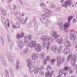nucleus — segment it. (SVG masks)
Returning <instances> with one entry per match:
<instances>
[{
	"label": "nucleus",
	"instance_id": "36",
	"mask_svg": "<svg viewBox=\"0 0 77 77\" xmlns=\"http://www.w3.org/2000/svg\"><path fill=\"white\" fill-rule=\"evenodd\" d=\"M41 74H42V75H44V73L42 72Z\"/></svg>",
	"mask_w": 77,
	"mask_h": 77
},
{
	"label": "nucleus",
	"instance_id": "13",
	"mask_svg": "<svg viewBox=\"0 0 77 77\" xmlns=\"http://www.w3.org/2000/svg\"><path fill=\"white\" fill-rule=\"evenodd\" d=\"M63 72V70L62 69L60 70L59 72V74L60 75H63V74L64 73Z\"/></svg>",
	"mask_w": 77,
	"mask_h": 77
},
{
	"label": "nucleus",
	"instance_id": "16",
	"mask_svg": "<svg viewBox=\"0 0 77 77\" xmlns=\"http://www.w3.org/2000/svg\"><path fill=\"white\" fill-rule=\"evenodd\" d=\"M2 14L3 15H6V11H5L3 10L2 11Z\"/></svg>",
	"mask_w": 77,
	"mask_h": 77
},
{
	"label": "nucleus",
	"instance_id": "25",
	"mask_svg": "<svg viewBox=\"0 0 77 77\" xmlns=\"http://www.w3.org/2000/svg\"><path fill=\"white\" fill-rule=\"evenodd\" d=\"M60 2L61 3H63L64 2V0H61Z\"/></svg>",
	"mask_w": 77,
	"mask_h": 77
},
{
	"label": "nucleus",
	"instance_id": "2",
	"mask_svg": "<svg viewBox=\"0 0 77 77\" xmlns=\"http://www.w3.org/2000/svg\"><path fill=\"white\" fill-rule=\"evenodd\" d=\"M72 18H73V17L72 16L68 18V22H69V23H66L64 24V27L65 29H68V27L69 26V22H70V21H71Z\"/></svg>",
	"mask_w": 77,
	"mask_h": 77
},
{
	"label": "nucleus",
	"instance_id": "14",
	"mask_svg": "<svg viewBox=\"0 0 77 77\" xmlns=\"http://www.w3.org/2000/svg\"><path fill=\"white\" fill-rule=\"evenodd\" d=\"M57 42H59V44H62L63 42V40L62 38H60V40H58Z\"/></svg>",
	"mask_w": 77,
	"mask_h": 77
},
{
	"label": "nucleus",
	"instance_id": "10",
	"mask_svg": "<svg viewBox=\"0 0 77 77\" xmlns=\"http://www.w3.org/2000/svg\"><path fill=\"white\" fill-rule=\"evenodd\" d=\"M49 60H50V58L49 57V56H47L46 57V60H44V63H45V64H46V63H47V60L48 61Z\"/></svg>",
	"mask_w": 77,
	"mask_h": 77
},
{
	"label": "nucleus",
	"instance_id": "49",
	"mask_svg": "<svg viewBox=\"0 0 77 77\" xmlns=\"http://www.w3.org/2000/svg\"><path fill=\"white\" fill-rule=\"evenodd\" d=\"M29 65H30V64H28Z\"/></svg>",
	"mask_w": 77,
	"mask_h": 77
},
{
	"label": "nucleus",
	"instance_id": "4",
	"mask_svg": "<svg viewBox=\"0 0 77 77\" xmlns=\"http://www.w3.org/2000/svg\"><path fill=\"white\" fill-rule=\"evenodd\" d=\"M52 72L51 73L50 72H46L45 73V76L46 77H51Z\"/></svg>",
	"mask_w": 77,
	"mask_h": 77
},
{
	"label": "nucleus",
	"instance_id": "45",
	"mask_svg": "<svg viewBox=\"0 0 77 77\" xmlns=\"http://www.w3.org/2000/svg\"><path fill=\"white\" fill-rule=\"evenodd\" d=\"M48 45H49V43H48Z\"/></svg>",
	"mask_w": 77,
	"mask_h": 77
},
{
	"label": "nucleus",
	"instance_id": "12",
	"mask_svg": "<svg viewBox=\"0 0 77 77\" xmlns=\"http://www.w3.org/2000/svg\"><path fill=\"white\" fill-rule=\"evenodd\" d=\"M58 26L60 27V29L63 27V24L62 23L60 22L58 23Z\"/></svg>",
	"mask_w": 77,
	"mask_h": 77
},
{
	"label": "nucleus",
	"instance_id": "20",
	"mask_svg": "<svg viewBox=\"0 0 77 77\" xmlns=\"http://www.w3.org/2000/svg\"><path fill=\"white\" fill-rule=\"evenodd\" d=\"M64 71H68V67H65L64 68Z\"/></svg>",
	"mask_w": 77,
	"mask_h": 77
},
{
	"label": "nucleus",
	"instance_id": "19",
	"mask_svg": "<svg viewBox=\"0 0 77 77\" xmlns=\"http://www.w3.org/2000/svg\"><path fill=\"white\" fill-rule=\"evenodd\" d=\"M33 45H34H34H35L36 44V42L35 41H32L30 42Z\"/></svg>",
	"mask_w": 77,
	"mask_h": 77
},
{
	"label": "nucleus",
	"instance_id": "38",
	"mask_svg": "<svg viewBox=\"0 0 77 77\" xmlns=\"http://www.w3.org/2000/svg\"><path fill=\"white\" fill-rule=\"evenodd\" d=\"M29 60H27V65H28V61Z\"/></svg>",
	"mask_w": 77,
	"mask_h": 77
},
{
	"label": "nucleus",
	"instance_id": "46",
	"mask_svg": "<svg viewBox=\"0 0 77 77\" xmlns=\"http://www.w3.org/2000/svg\"><path fill=\"white\" fill-rule=\"evenodd\" d=\"M72 66H73V65H72Z\"/></svg>",
	"mask_w": 77,
	"mask_h": 77
},
{
	"label": "nucleus",
	"instance_id": "28",
	"mask_svg": "<svg viewBox=\"0 0 77 77\" xmlns=\"http://www.w3.org/2000/svg\"><path fill=\"white\" fill-rule=\"evenodd\" d=\"M9 26H10V23H8V27H9Z\"/></svg>",
	"mask_w": 77,
	"mask_h": 77
},
{
	"label": "nucleus",
	"instance_id": "35",
	"mask_svg": "<svg viewBox=\"0 0 77 77\" xmlns=\"http://www.w3.org/2000/svg\"><path fill=\"white\" fill-rule=\"evenodd\" d=\"M42 57H44V56H45V55H44V54H43L42 55Z\"/></svg>",
	"mask_w": 77,
	"mask_h": 77
},
{
	"label": "nucleus",
	"instance_id": "9",
	"mask_svg": "<svg viewBox=\"0 0 77 77\" xmlns=\"http://www.w3.org/2000/svg\"><path fill=\"white\" fill-rule=\"evenodd\" d=\"M75 36L73 35L72 33L70 34V39H72V40H73V41H74L75 40Z\"/></svg>",
	"mask_w": 77,
	"mask_h": 77
},
{
	"label": "nucleus",
	"instance_id": "15",
	"mask_svg": "<svg viewBox=\"0 0 77 77\" xmlns=\"http://www.w3.org/2000/svg\"><path fill=\"white\" fill-rule=\"evenodd\" d=\"M51 66H48L47 68V70H48V71H50L51 70Z\"/></svg>",
	"mask_w": 77,
	"mask_h": 77
},
{
	"label": "nucleus",
	"instance_id": "8",
	"mask_svg": "<svg viewBox=\"0 0 77 77\" xmlns=\"http://www.w3.org/2000/svg\"><path fill=\"white\" fill-rule=\"evenodd\" d=\"M64 45L66 47H69L71 46V43L68 41L65 43Z\"/></svg>",
	"mask_w": 77,
	"mask_h": 77
},
{
	"label": "nucleus",
	"instance_id": "26",
	"mask_svg": "<svg viewBox=\"0 0 77 77\" xmlns=\"http://www.w3.org/2000/svg\"><path fill=\"white\" fill-rule=\"evenodd\" d=\"M41 68L42 70H43L44 69V66H42V67H40Z\"/></svg>",
	"mask_w": 77,
	"mask_h": 77
},
{
	"label": "nucleus",
	"instance_id": "50",
	"mask_svg": "<svg viewBox=\"0 0 77 77\" xmlns=\"http://www.w3.org/2000/svg\"><path fill=\"white\" fill-rule=\"evenodd\" d=\"M20 16H21V15H20Z\"/></svg>",
	"mask_w": 77,
	"mask_h": 77
},
{
	"label": "nucleus",
	"instance_id": "40",
	"mask_svg": "<svg viewBox=\"0 0 77 77\" xmlns=\"http://www.w3.org/2000/svg\"><path fill=\"white\" fill-rule=\"evenodd\" d=\"M22 16H24V14H22Z\"/></svg>",
	"mask_w": 77,
	"mask_h": 77
},
{
	"label": "nucleus",
	"instance_id": "18",
	"mask_svg": "<svg viewBox=\"0 0 77 77\" xmlns=\"http://www.w3.org/2000/svg\"><path fill=\"white\" fill-rule=\"evenodd\" d=\"M55 61H56V60H55V59H53L51 61V62L52 65H53V64H54V62H55Z\"/></svg>",
	"mask_w": 77,
	"mask_h": 77
},
{
	"label": "nucleus",
	"instance_id": "5",
	"mask_svg": "<svg viewBox=\"0 0 77 77\" xmlns=\"http://www.w3.org/2000/svg\"><path fill=\"white\" fill-rule=\"evenodd\" d=\"M24 36V33L22 32L18 34L17 35V39H19L20 38H23Z\"/></svg>",
	"mask_w": 77,
	"mask_h": 77
},
{
	"label": "nucleus",
	"instance_id": "27",
	"mask_svg": "<svg viewBox=\"0 0 77 77\" xmlns=\"http://www.w3.org/2000/svg\"><path fill=\"white\" fill-rule=\"evenodd\" d=\"M38 71H39V70H41V67L37 69Z\"/></svg>",
	"mask_w": 77,
	"mask_h": 77
},
{
	"label": "nucleus",
	"instance_id": "33",
	"mask_svg": "<svg viewBox=\"0 0 77 77\" xmlns=\"http://www.w3.org/2000/svg\"><path fill=\"white\" fill-rule=\"evenodd\" d=\"M32 59H34L35 57V56H33V55H32Z\"/></svg>",
	"mask_w": 77,
	"mask_h": 77
},
{
	"label": "nucleus",
	"instance_id": "34",
	"mask_svg": "<svg viewBox=\"0 0 77 77\" xmlns=\"http://www.w3.org/2000/svg\"><path fill=\"white\" fill-rule=\"evenodd\" d=\"M30 69V70L31 71H34V69H33L32 70V68H31Z\"/></svg>",
	"mask_w": 77,
	"mask_h": 77
},
{
	"label": "nucleus",
	"instance_id": "7",
	"mask_svg": "<svg viewBox=\"0 0 77 77\" xmlns=\"http://www.w3.org/2000/svg\"><path fill=\"white\" fill-rule=\"evenodd\" d=\"M64 53L65 54H68L70 53V50L68 48L65 49L64 51Z\"/></svg>",
	"mask_w": 77,
	"mask_h": 77
},
{
	"label": "nucleus",
	"instance_id": "23",
	"mask_svg": "<svg viewBox=\"0 0 77 77\" xmlns=\"http://www.w3.org/2000/svg\"><path fill=\"white\" fill-rule=\"evenodd\" d=\"M50 6L51 8H53L54 7V6H55V5H51Z\"/></svg>",
	"mask_w": 77,
	"mask_h": 77
},
{
	"label": "nucleus",
	"instance_id": "44",
	"mask_svg": "<svg viewBox=\"0 0 77 77\" xmlns=\"http://www.w3.org/2000/svg\"><path fill=\"white\" fill-rule=\"evenodd\" d=\"M70 77H75V76H71Z\"/></svg>",
	"mask_w": 77,
	"mask_h": 77
},
{
	"label": "nucleus",
	"instance_id": "17",
	"mask_svg": "<svg viewBox=\"0 0 77 77\" xmlns=\"http://www.w3.org/2000/svg\"><path fill=\"white\" fill-rule=\"evenodd\" d=\"M13 27L14 29L16 27H17V28H19V27H20V25H19L18 24H17L16 25V26L14 25H13Z\"/></svg>",
	"mask_w": 77,
	"mask_h": 77
},
{
	"label": "nucleus",
	"instance_id": "37",
	"mask_svg": "<svg viewBox=\"0 0 77 77\" xmlns=\"http://www.w3.org/2000/svg\"><path fill=\"white\" fill-rule=\"evenodd\" d=\"M57 77H61V76H60V75H58Z\"/></svg>",
	"mask_w": 77,
	"mask_h": 77
},
{
	"label": "nucleus",
	"instance_id": "47",
	"mask_svg": "<svg viewBox=\"0 0 77 77\" xmlns=\"http://www.w3.org/2000/svg\"><path fill=\"white\" fill-rule=\"evenodd\" d=\"M57 59H58V57H57Z\"/></svg>",
	"mask_w": 77,
	"mask_h": 77
},
{
	"label": "nucleus",
	"instance_id": "24",
	"mask_svg": "<svg viewBox=\"0 0 77 77\" xmlns=\"http://www.w3.org/2000/svg\"><path fill=\"white\" fill-rule=\"evenodd\" d=\"M40 6L42 7H43V6H45V4L42 3L40 4Z\"/></svg>",
	"mask_w": 77,
	"mask_h": 77
},
{
	"label": "nucleus",
	"instance_id": "30",
	"mask_svg": "<svg viewBox=\"0 0 77 77\" xmlns=\"http://www.w3.org/2000/svg\"><path fill=\"white\" fill-rule=\"evenodd\" d=\"M75 68L76 70V72L77 73V65H76L75 66Z\"/></svg>",
	"mask_w": 77,
	"mask_h": 77
},
{
	"label": "nucleus",
	"instance_id": "22",
	"mask_svg": "<svg viewBox=\"0 0 77 77\" xmlns=\"http://www.w3.org/2000/svg\"><path fill=\"white\" fill-rule=\"evenodd\" d=\"M69 73L70 74H71L73 73V71H72V70L71 69H70L69 70Z\"/></svg>",
	"mask_w": 77,
	"mask_h": 77
},
{
	"label": "nucleus",
	"instance_id": "29",
	"mask_svg": "<svg viewBox=\"0 0 77 77\" xmlns=\"http://www.w3.org/2000/svg\"><path fill=\"white\" fill-rule=\"evenodd\" d=\"M29 38H32V35H29L28 36Z\"/></svg>",
	"mask_w": 77,
	"mask_h": 77
},
{
	"label": "nucleus",
	"instance_id": "41",
	"mask_svg": "<svg viewBox=\"0 0 77 77\" xmlns=\"http://www.w3.org/2000/svg\"><path fill=\"white\" fill-rule=\"evenodd\" d=\"M64 75H65H65H66V73H65V74H64Z\"/></svg>",
	"mask_w": 77,
	"mask_h": 77
},
{
	"label": "nucleus",
	"instance_id": "43",
	"mask_svg": "<svg viewBox=\"0 0 77 77\" xmlns=\"http://www.w3.org/2000/svg\"><path fill=\"white\" fill-rule=\"evenodd\" d=\"M72 7H74V5H72Z\"/></svg>",
	"mask_w": 77,
	"mask_h": 77
},
{
	"label": "nucleus",
	"instance_id": "48",
	"mask_svg": "<svg viewBox=\"0 0 77 77\" xmlns=\"http://www.w3.org/2000/svg\"><path fill=\"white\" fill-rule=\"evenodd\" d=\"M47 48H48V47H47Z\"/></svg>",
	"mask_w": 77,
	"mask_h": 77
},
{
	"label": "nucleus",
	"instance_id": "31",
	"mask_svg": "<svg viewBox=\"0 0 77 77\" xmlns=\"http://www.w3.org/2000/svg\"><path fill=\"white\" fill-rule=\"evenodd\" d=\"M73 22H74V23H75V19H73Z\"/></svg>",
	"mask_w": 77,
	"mask_h": 77
},
{
	"label": "nucleus",
	"instance_id": "32",
	"mask_svg": "<svg viewBox=\"0 0 77 77\" xmlns=\"http://www.w3.org/2000/svg\"><path fill=\"white\" fill-rule=\"evenodd\" d=\"M54 33V35H56V32H54V33H53V34Z\"/></svg>",
	"mask_w": 77,
	"mask_h": 77
},
{
	"label": "nucleus",
	"instance_id": "11",
	"mask_svg": "<svg viewBox=\"0 0 77 77\" xmlns=\"http://www.w3.org/2000/svg\"><path fill=\"white\" fill-rule=\"evenodd\" d=\"M41 38L43 41H47V37L46 36H42L41 37Z\"/></svg>",
	"mask_w": 77,
	"mask_h": 77
},
{
	"label": "nucleus",
	"instance_id": "1",
	"mask_svg": "<svg viewBox=\"0 0 77 77\" xmlns=\"http://www.w3.org/2000/svg\"><path fill=\"white\" fill-rule=\"evenodd\" d=\"M70 59H71V63H75V62L77 59V56L69 54L67 57L68 61H69L70 60Z\"/></svg>",
	"mask_w": 77,
	"mask_h": 77
},
{
	"label": "nucleus",
	"instance_id": "6",
	"mask_svg": "<svg viewBox=\"0 0 77 77\" xmlns=\"http://www.w3.org/2000/svg\"><path fill=\"white\" fill-rule=\"evenodd\" d=\"M35 49L37 51H41V46L39 45H36L35 46Z\"/></svg>",
	"mask_w": 77,
	"mask_h": 77
},
{
	"label": "nucleus",
	"instance_id": "21",
	"mask_svg": "<svg viewBox=\"0 0 77 77\" xmlns=\"http://www.w3.org/2000/svg\"><path fill=\"white\" fill-rule=\"evenodd\" d=\"M33 46H34L32 44V43H31V42H30L29 44V47H34Z\"/></svg>",
	"mask_w": 77,
	"mask_h": 77
},
{
	"label": "nucleus",
	"instance_id": "51",
	"mask_svg": "<svg viewBox=\"0 0 77 77\" xmlns=\"http://www.w3.org/2000/svg\"><path fill=\"white\" fill-rule=\"evenodd\" d=\"M59 50H58V51H59Z\"/></svg>",
	"mask_w": 77,
	"mask_h": 77
},
{
	"label": "nucleus",
	"instance_id": "42",
	"mask_svg": "<svg viewBox=\"0 0 77 77\" xmlns=\"http://www.w3.org/2000/svg\"><path fill=\"white\" fill-rule=\"evenodd\" d=\"M60 48H61V47H60V48H59V50Z\"/></svg>",
	"mask_w": 77,
	"mask_h": 77
},
{
	"label": "nucleus",
	"instance_id": "39",
	"mask_svg": "<svg viewBox=\"0 0 77 77\" xmlns=\"http://www.w3.org/2000/svg\"><path fill=\"white\" fill-rule=\"evenodd\" d=\"M27 38V36H25V39H26V38Z\"/></svg>",
	"mask_w": 77,
	"mask_h": 77
},
{
	"label": "nucleus",
	"instance_id": "3",
	"mask_svg": "<svg viewBox=\"0 0 77 77\" xmlns=\"http://www.w3.org/2000/svg\"><path fill=\"white\" fill-rule=\"evenodd\" d=\"M71 3V1L70 0L67 1L65 2V4H63L62 5V6H65V7H67L68 6L67 5H69Z\"/></svg>",
	"mask_w": 77,
	"mask_h": 77
}]
</instances>
